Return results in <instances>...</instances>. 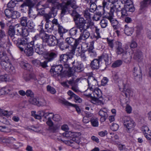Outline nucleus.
I'll return each mask as SVG.
<instances>
[{
	"instance_id": "nucleus-1",
	"label": "nucleus",
	"mask_w": 151,
	"mask_h": 151,
	"mask_svg": "<svg viewBox=\"0 0 151 151\" xmlns=\"http://www.w3.org/2000/svg\"><path fill=\"white\" fill-rule=\"evenodd\" d=\"M40 37L43 41L46 42L50 46H54L58 42V41L55 37L53 36L49 35L45 32L41 33Z\"/></svg>"
},
{
	"instance_id": "nucleus-2",
	"label": "nucleus",
	"mask_w": 151,
	"mask_h": 151,
	"mask_svg": "<svg viewBox=\"0 0 151 151\" xmlns=\"http://www.w3.org/2000/svg\"><path fill=\"white\" fill-rule=\"evenodd\" d=\"M7 46H2L1 44H0V59L2 61V62L8 61L9 60V58L7 56L6 54L4 52L5 49L7 50V51L11 55L10 51L9 49L11 47V44L9 41L7 42Z\"/></svg>"
},
{
	"instance_id": "nucleus-3",
	"label": "nucleus",
	"mask_w": 151,
	"mask_h": 151,
	"mask_svg": "<svg viewBox=\"0 0 151 151\" xmlns=\"http://www.w3.org/2000/svg\"><path fill=\"white\" fill-rule=\"evenodd\" d=\"M134 10V8L130 0L127 1L124 4V7L121 10V17H125L128 15V12H132Z\"/></svg>"
},
{
	"instance_id": "nucleus-4",
	"label": "nucleus",
	"mask_w": 151,
	"mask_h": 151,
	"mask_svg": "<svg viewBox=\"0 0 151 151\" xmlns=\"http://www.w3.org/2000/svg\"><path fill=\"white\" fill-rule=\"evenodd\" d=\"M122 120L124 125L127 128L128 132H130L133 130L135 126V123L130 117L123 116Z\"/></svg>"
},
{
	"instance_id": "nucleus-5",
	"label": "nucleus",
	"mask_w": 151,
	"mask_h": 151,
	"mask_svg": "<svg viewBox=\"0 0 151 151\" xmlns=\"http://www.w3.org/2000/svg\"><path fill=\"white\" fill-rule=\"evenodd\" d=\"M86 26V28L83 30L80 34V37L78 38L80 42H81L82 40H85L88 38L90 35L89 32L87 30V29L90 28L93 25V22L91 21L88 22Z\"/></svg>"
},
{
	"instance_id": "nucleus-6",
	"label": "nucleus",
	"mask_w": 151,
	"mask_h": 151,
	"mask_svg": "<svg viewBox=\"0 0 151 151\" xmlns=\"http://www.w3.org/2000/svg\"><path fill=\"white\" fill-rule=\"evenodd\" d=\"M50 2L53 4L52 9L60 8L62 10L61 12L62 14H65L66 11H68L69 12L70 11L68 8V6L66 4L64 6H62L61 4L55 1L54 0H50Z\"/></svg>"
},
{
	"instance_id": "nucleus-7",
	"label": "nucleus",
	"mask_w": 151,
	"mask_h": 151,
	"mask_svg": "<svg viewBox=\"0 0 151 151\" xmlns=\"http://www.w3.org/2000/svg\"><path fill=\"white\" fill-rule=\"evenodd\" d=\"M74 20L75 22L76 28L78 29L81 32H82L83 30L86 29L85 28V24H86L87 25V22L83 18H80L78 21L76 20V19L74 18Z\"/></svg>"
},
{
	"instance_id": "nucleus-8",
	"label": "nucleus",
	"mask_w": 151,
	"mask_h": 151,
	"mask_svg": "<svg viewBox=\"0 0 151 151\" xmlns=\"http://www.w3.org/2000/svg\"><path fill=\"white\" fill-rule=\"evenodd\" d=\"M29 102L32 104L37 105L38 106H41L45 105L46 104L45 101L43 99L39 100L37 97H32L29 99Z\"/></svg>"
},
{
	"instance_id": "nucleus-9",
	"label": "nucleus",
	"mask_w": 151,
	"mask_h": 151,
	"mask_svg": "<svg viewBox=\"0 0 151 151\" xmlns=\"http://www.w3.org/2000/svg\"><path fill=\"white\" fill-rule=\"evenodd\" d=\"M50 115V113H45L44 111H38L37 114H36V111H31V116H33L35 119H40L42 117H44L47 118V117Z\"/></svg>"
},
{
	"instance_id": "nucleus-10",
	"label": "nucleus",
	"mask_w": 151,
	"mask_h": 151,
	"mask_svg": "<svg viewBox=\"0 0 151 151\" xmlns=\"http://www.w3.org/2000/svg\"><path fill=\"white\" fill-rule=\"evenodd\" d=\"M99 58L100 60L104 62L106 66L108 65L111 63V57L110 54L104 52Z\"/></svg>"
},
{
	"instance_id": "nucleus-11",
	"label": "nucleus",
	"mask_w": 151,
	"mask_h": 151,
	"mask_svg": "<svg viewBox=\"0 0 151 151\" xmlns=\"http://www.w3.org/2000/svg\"><path fill=\"white\" fill-rule=\"evenodd\" d=\"M132 72L135 79L139 81L142 79V72L140 68H139L138 67H134Z\"/></svg>"
},
{
	"instance_id": "nucleus-12",
	"label": "nucleus",
	"mask_w": 151,
	"mask_h": 151,
	"mask_svg": "<svg viewBox=\"0 0 151 151\" xmlns=\"http://www.w3.org/2000/svg\"><path fill=\"white\" fill-rule=\"evenodd\" d=\"M79 80L77 79L75 80L73 78L67 81L69 84L70 85L72 86L71 89L75 92L78 93L79 92L78 88L77 83L79 81Z\"/></svg>"
},
{
	"instance_id": "nucleus-13",
	"label": "nucleus",
	"mask_w": 151,
	"mask_h": 151,
	"mask_svg": "<svg viewBox=\"0 0 151 151\" xmlns=\"http://www.w3.org/2000/svg\"><path fill=\"white\" fill-rule=\"evenodd\" d=\"M34 43L33 42H30L28 44L26 47L24 48V52L28 56H31L32 55L33 53Z\"/></svg>"
},
{
	"instance_id": "nucleus-14",
	"label": "nucleus",
	"mask_w": 151,
	"mask_h": 151,
	"mask_svg": "<svg viewBox=\"0 0 151 151\" xmlns=\"http://www.w3.org/2000/svg\"><path fill=\"white\" fill-rule=\"evenodd\" d=\"M19 41L17 46L22 51H24L25 46H27L29 43L28 39L26 38H20Z\"/></svg>"
},
{
	"instance_id": "nucleus-15",
	"label": "nucleus",
	"mask_w": 151,
	"mask_h": 151,
	"mask_svg": "<svg viewBox=\"0 0 151 151\" xmlns=\"http://www.w3.org/2000/svg\"><path fill=\"white\" fill-rule=\"evenodd\" d=\"M17 34L23 37H26L29 35L30 30L26 28H23L20 24L19 28L17 29Z\"/></svg>"
},
{
	"instance_id": "nucleus-16",
	"label": "nucleus",
	"mask_w": 151,
	"mask_h": 151,
	"mask_svg": "<svg viewBox=\"0 0 151 151\" xmlns=\"http://www.w3.org/2000/svg\"><path fill=\"white\" fill-rule=\"evenodd\" d=\"M33 47L35 52L37 54L41 55L43 53L44 48L40 42H39L38 43L35 44Z\"/></svg>"
},
{
	"instance_id": "nucleus-17",
	"label": "nucleus",
	"mask_w": 151,
	"mask_h": 151,
	"mask_svg": "<svg viewBox=\"0 0 151 151\" xmlns=\"http://www.w3.org/2000/svg\"><path fill=\"white\" fill-rule=\"evenodd\" d=\"M107 110L106 108L101 109L99 112V114L101 116L100 120L102 122L105 121L108 117L107 113Z\"/></svg>"
},
{
	"instance_id": "nucleus-18",
	"label": "nucleus",
	"mask_w": 151,
	"mask_h": 151,
	"mask_svg": "<svg viewBox=\"0 0 151 151\" xmlns=\"http://www.w3.org/2000/svg\"><path fill=\"white\" fill-rule=\"evenodd\" d=\"M57 54L56 52H50L47 53L45 55V60L48 62L52 61L55 58L57 57Z\"/></svg>"
},
{
	"instance_id": "nucleus-19",
	"label": "nucleus",
	"mask_w": 151,
	"mask_h": 151,
	"mask_svg": "<svg viewBox=\"0 0 151 151\" xmlns=\"http://www.w3.org/2000/svg\"><path fill=\"white\" fill-rule=\"evenodd\" d=\"M23 78L26 81H29L31 79H32L34 81H38L35 75L33 74L24 73L23 75Z\"/></svg>"
},
{
	"instance_id": "nucleus-20",
	"label": "nucleus",
	"mask_w": 151,
	"mask_h": 151,
	"mask_svg": "<svg viewBox=\"0 0 151 151\" xmlns=\"http://www.w3.org/2000/svg\"><path fill=\"white\" fill-rule=\"evenodd\" d=\"M143 54L141 51L137 50L134 53L133 58L138 62H141L143 59Z\"/></svg>"
},
{
	"instance_id": "nucleus-21",
	"label": "nucleus",
	"mask_w": 151,
	"mask_h": 151,
	"mask_svg": "<svg viewBox=\"0 0 151 151\" xmlns=\"http://www.w3.org/2000/svg\"><path fill=\"white\" fill-rule=\"evenodd\" d=\"M65 41L68 44L71 46L75 45V44H79L80 42L78 38L75 39L72 37H67L66 38Z\"/></svg>"
},
{
	"instance_id": "nucleus-22",
	"label": "nucleus",
	"mask_w": 151,
	"mask_h": 151,
	"mask_svg": "<svg viewBox=\"0 0 151 151\" xmlns=\"http://www.w3.org/2000/svg\"><path fill=\"white\" fill-rule=\"evenodd\" d=\"M132 58V55L129 52H126L123 54L122 60L126 63H129L131 60Z\"/></svg>"
},
{
	"instance_id": "nucleus-23",
	"label": "nucleus",
	"mask_w": 151,
	"mask_h": 151,
	"mask_svg": "<svg viewBox=\"0 0 151 151\" xmlns=\"http://www.w3.org/2000/svg\"><path fill=\"white\" fill-rule=\"evenodd\" d=\"M70 55L68 53L66 54H62L60 55L59 60L61 63H67L69 59L70 58Z\"/></svg>"
},
{
	"instance_id": "nucleus-24",
	"label": "nucleus",
	"mask_w": 151,
	"mask_h": 151,
	"mask_svg": "<svg viewBox=\"0 0 151 151\" xmlns=\"http://www.w3.org/2000/svg\"><path fill=\"white\" fill-rule=\"evenodd\" d=\"M20 24H17L13 26H10L9 27V30L8 31V34L9 36L13 35L15 34V31H16L17 32V29L19 28Z\"/></svg>"
},
{
	"instance_id": "nucleus-25",
	"label": "nucleus",
	"mask_w": 151,
	"mask_h": 151,
	"mask_svg": "<svg viewBox=\"0 0 151 151\" xmlns=\"http://www.w3.org/2000/svg\"><path fill=\"white\" fill-rule=\"evenodd\" d=\"M1 64L2 67L7 71L10 72L13 70V67H12V64L9 61L2 62Z\"/></svg>"
},
{
	"instance_id": "nucleus-26",
	"label": "nucleus",
	"mask_w": 151,
	"mask_h": 151,
	"mask_svg": "<svg viewBox=\"0 0 151 151\" xmlns=\"http://www.w3.org/2000/svg\"><path fill=\"white\" fill-rule=\"evenodd\" d=\"M88 51L89 56L91 57H95L96 56V52L94 49L93 46V42H91L90 44L89 48L88 49Z\"/></svg>"
},
{
	"instance_id": "nucleus-27",
	"label": "nucleus",
	"mask_w": 151,
	"mask_h": 151,
	"mask_svg": "<svg viewBox=\"0 0 151 151\" xmlns=\"http://www.w3.org/2000/svg\"><path fill=\"white\" fill-rule=\"evenodd\" d=\"M101 61L99 59H94L92 60L90 64V66L92 69H98L100 66V62Z\"/></svg>"
},
{
	"instance_id": "nucleus-28",
	"label": "nucleus",
	"mask_w": 151,
	"mask_h": 151,
	"mask_svg": "<svg viewBox=\"0 0 151 151\" xmlns=\"http://www.w3.org/2000/svg\"><path fill=\"white\" fill-rule=\"evenodd\" d=\"M113 17H106L107 19L109 20L111 23V25L115 29H117L118 28V22L116 20L114 19Z\"/></svg>"
},
{
	"instance_id": "nucleus-29",
	"label": "nucleus",
	"mask_w": 151,
	"mask_h": 151,
	"mask_svg": "<svg viewBox=\"0 0 151 151\" xmlns=\"http://www.w3.org/2000/svg\"><path fill=\"white\" fill-rule=\"evenodd\" d=\"M63 65H62V68H63V72H68V75L69 77H70L73 75L74 73L72 71H70V68L69 67V65L67 63H64Z\"/></svg>"
},
{
	"instance_id": "nucleus-30",
	"label": "nucleus",
	"mask_w": 151,
	"mask_h": 151,
	"mask_svg": "<svg viewBox=\"0 0 151 151\" xmlns=\"http://www.w3.org/2000/svg\"><path fill=\"white\" fill-rule=\"evenodd\" d=\"M72 63L73 65V69L75 72H81L83 70V66L82 64H78L76 66L74 65L75 63V61L72 62Z\"/></svg>"
},
{
	"instance_id": "nucleus-31",
	"label": "nucleus",
	"mask_w": 151,
	"mask_h": 151,
	"mask_svg": "<svg viewBox=\"0 0 151 151\" xmlns=\"http://www.w3.org/2000/svg\"><path fill=\"white\" fill-rule=\"evenodd\" d=\"M62 103L67 106H71L74 107L78 113H80V109L76 104H72L65 100L62 101Z\"/></svg>"
},
{
	"instance_id": "nucleus-32",
	"label": "nucleus",
	"mask_w": 151,
	"mask_h": 151,
	"mask_svg": "<svg viewBox=\"0 0 151 151\" xmlns=\"http://www.w3.org/2000/svg\"><path fill=\"white\" fill-rule=\"evenodd\" d=\"M88 85L95 86L97 84V81L96 80L93 76L89 77L88 78Z\"/></svg>"
},
{
	"instance_id": "nucleus-33",
	"label": "nucleus",
	"mask_w": 151,
	"mask_h": 151,
	"mask_svg": "<svg viewBox=\"0 0 151 151\" xmlns=\"http://www.w3.org/2000/svg\"><path fill=\"white\" fill-rule=\"evenodd\" d=\"M65 4L68 6H70L73 9H76L78 7L76 4V1L75 0H68Z\"/></svg>"
},
{
	"instance_id": "nucleus-34",
	"label": "nucleus",
	"mask_w": 151,
	"mask_h": 151,
	"mask_svg": "<svg viewBox=\"0 0 151 151\" xmlns=\"http://www.w3.org/2000/svg\"><path fill=\"white\" fill-rule=\"evenodd\" d=\"M53 9H52L51 12H49L48 14H45L44 15V17L46 21V22H49L50 21L49 19L51 17H55V15L53 12Z\"/></svg>"
},
{
	"instance_id": "nucleus-35",
	"label": "nucleus",
	"mask_w": 151,
	"mask_h": 151,
	"mask_svg": "<svg viewBox=\"0 0 151 151\" xmlns=\"http://www.w3.org/2000/svg\"><path fill=\"white\" fill-rule=\"evenodd\" d=\"M34 5V4L32 2L31 0H25L23 3L20 6V7L23 8L25 6H28L29 9L33 7Z\"/></svg>"
},
{
	"instance_id": "nucleus-36",
	"label": "nucleus",
	"mask_w": 151,
	"mask_h": 151,
	"mask_svg": "<svg viewBox=\"0 0 151 151\" xmlns=\"http://www.w3.org/2000/svg\"><path fill=\"white\" fill-rule=\"evenodd\" d=\"M90 11L88 9H86L83 13V15L84 17L86 20L88 19V21L87 23L90 21L91 22V17L92 14L90 13Z\"/></svg>"
},
{
	"instance_id": "nucleus-37",
	"label": "nucleus",
	"mask_w": 151,
	"mask_h": 151,
	"mask_svg": "<svg viewBox=\"0 0 151 151\" xmlns=\"http://www.w3.org/2000/svg\"><path fill=\"white\" fill-rule=\"evenodd\" d=\"M59 47L60 49L61 50H63L68 48L69 46L66 44L65 42L63 41H58V42L57 44Z\"/></svg>"
},
{
	"instance_id": "nucleus-38",
	"label": "nucleus",
	"mask_w": 151,
	"mask_h": 151,
	"mask_svg": "<svg viewBox=\"0 0 151 151\" xmlns=\"http://www.w3.org/2000/svg\"><path fill=\"white\" fill-rule=\"evenodd\" d=\"M124 32L127 35H130L133 32V28L132 27H129L127 25H125Z\"/></svg>"
},
{
	"instance_id": "nucleus-39",
	"label": "nucleus",
	"mask_w": 151,
	"mask_h": 151,
	"mask_svg": "<svg viewBox=\"0 0 151 151\" xmlns=\"http://www.w3.org/2000/svg\"><path fill=\"white\" fill-rule=\"evenodd\" d=\"M57 27L58 32L59 34L61 37H62L63 34L67 32L68 31V30L65 29L60 25H58Z\"/></svg>"
},
{
	"instance_id": "nucleus-40",
	"label": "nucleus",
	"mask_w": 151,
	"mask_h": 151,
	"mask_svg": "<svg viewBox=\"0 0 151 151\" xmlns=\"http://www.w3.org/2000/svg\"><path fill=\"white\" fill-rule=\"evenodd\" d=\"M70 133L71 134V136H73V137L76 138V137H78L80 136L81 134V133L78 132H69L68 133L67 132L65 133H63V135L64 136H65L66 137H69L70 136V135H69Z\"/></svg>"
},
{
	"instance_id": "nucleus-41",
	"label": "nucleus",
	"mask_w": 151,
	"mask_h": 151,
	"mask_svg": "<svg viewBox=\"0 0 151 151\" xmlns=\"http://www.w3.org/2000/svg\"><path fill=\"white\" fill-rule=\"evenodd\" d=\"M28 14L30 17L34 19H35L37 15L39 14L37 10L33 11L31 9H29Z\"/></svg>"
},
{
	"instance_id": "nucleus-42",
	"label": "nucleus",
	"mask_w": 151,
	"mask_h": 151,
	"mask_svg": "<svg viewBox=\"0 0 151 151\" xmlns=\"http://www.w3.org/2000/svg\"><path fill=\"white\" fill-rule=\"evenodd\" d=\"M150 4H151V0H143L140 3V9L142 10Z\"/></svg>"
},
{
	"instance_id": "nucleus-43",
	"label": "nucleus",
	"mask_w": 151,
	"mask_h": 151,
	"mask_svg": "<svg viewBox=\"0 0 151 151\" xmlns=\"http://www.w3.org/2000/svg\"><path fill=\"white\" fill-rule=\"evenodd\" d=\"M119 10L118 9V8H116V6L115 5H113L112 7L110 9V13L109 16H106V17H114V13L115 12H119Z\"/></svg>"
},
{
	"instance_id": "nucleus-44",
	"label": "nucleus",
	"mask_w": 151,
	"mask_h": 151,
	"mask_svg": "<svg viewBox=\"0 0 151 151\" xmlns=\"http://www.w3.org/2000/svg\"><path fill=\"white\" fill-rule=\"evenodd\" d=\"M41 33H40L39 34H37L33 38V40L31 42H33L34 45L35 44L38 43L39 42L41 43V39L42 38L40 37V34Z\"/></svg>"
},
{
	"instance_id": "nucleus-45",
	"label": "nucleus",
	"mask_w": 151,
	"mask_h": 151,
	"mask_svg": "<svg viewBox=\"0 0 151 151\" xmlns=\"http://www.w3.org/2000/svg\"><path fill=\"white\" fill-rule=\"evenodd\" d=\"M27 26L28 29L32 32H35V29L34 28V25L33 22L31 20H29L27 24Z\"/></svg>"
},
{
	"instance_id": "nucleus-46",
	"label": "nucleus",
	"mask_w": 151,
	"mask_h": 151,
	"mask_svg": "<svg viewBox=\"0 0 151 151\" xmlns=\"http://www.w3.org/2000/svg\"><path fill=\"white\" fill-rule=\"evenodd\" d=\"M54 68V70H55L57 72H58L60 75L62 72H63L62 65H59L52 67Z\"/></svg>"
},
{
	"instance_id": "nucleus-47",
	"label": "nucleus",
	"mask_w": 151,
	"mask_h": 151,
	"mask_svg": "<svg viewBox=\"0 0 151 151\" xmlns=\"http://www.w3.org/2000/svg\"><path fill=\"white\" fill-rule=\"evenodd\" d=\"M91 102L94 104L96 105H103L104 103L101 100L98 99H96L93 97L91 98Z\"/></svg>"
},
{
	"instance_id": "nucleus-48",
	"label": "nucleus",
	"mask_w": 151,
	"mask_h": 151,
	"mask_svg": "<svg viewBox=\"0 0 151 151\" xmlns=\"http://www.w3.org/2000/svg\"><path fill=\"white\" fill-rule=\"evenodd\" d=\"M20 65L22 68L27 70H29L31 67V66L29 64L24 61H21Z\"/></svg>"
},
{
	"instance_id": "nucleus-49",
	"label": "nucleus",
	"mask_w": 151,
	"mask_h": 151,
	"mask_svg": "<svg viewBox=\"0 0 151 151\" xmlns=\"http://www.w3.org/2000/svg\"><path fill=\"white\" fill-rule=\"evenodd\" d=\"M9 36L11 37L12 41L17 46L18 41L20 39L19 37L17 35L14 34Z\"/></svg>"
},
{
	"instance_id": "nucleus-50",
	"label": "nucleus",
	"mask_w": 151,
	"mask_h": 151,
	"mask_svg": "<svg viewBox=\"0 0 151 151\" xmlns=\"http://www.w3.org/2000/svg\"><path fill=\"white\" fill-rule=\"evenodd\" d=\"M21 25L22 27H26L27 23V18L26 17H23L20 18Z\"/></svg>"
},
{
	"instance_id": "nucleus-51",
	"label": "nucleus",
	"mask_w": 151,
	"mask_h": 151,
	"mask_svg": "<svg viewBox=\"0 0 151 151\" xmlns=\"http://www.w3.org/2000/svg\"><path fill=\"white\" fill-rule=\"evenodd\" d=\"M50 72L51 76L55 78L60 75L58 72L54 70L52 67L50 70Z\"/></svg>"
},
{
	"instance_id": "nucleus-52",
	"label": "nucleus",
	"mask_w": 151,
	"mask_h": 151,
	"mask_svg": "<svg viewBox=\"0 0 151 151\" xmlns=\"http://www.w3.org/2000/svg\"><path fill=\"white\" fill-rule=\"evenodd\" d=\"M92 114L91 113L87 114L83 118V122L84 123H88L91 120Z\"/></svg>"
},
{
	"instance_id": "nucleus-53",
	"label": "nucleus",
	"mask_w": 151,
	"mask_h": 151,
	"mask_svg": "<svg viewBox=\"0 0 151 151\" xmlns=\"http://www.w3.org/2000/svg\"><path fill=\"white\" fill-rule=\"evenodd\" d=\"M20 16V13L17 11H12L11 17L12 19H16L19 18Z\"/></svg>"
},
{
	"instance_id": "nucleus-54",
	"label": "nucleus",
	"mask_w": 151,
	"mask_h": 151,
	"mask_svg": "<svg viewBox=\"0 0 151 151\" xmlns=\"http://www.w3.org/2000/svg\"><path fill=\"white\" fill-rule=\"evenodd\" d=\"M90 121L92 126L93 127H98L99 122L97 118H92Z\"/></svg>"
},
{
	"instance_id": "nucleus-55",
	"label": "nucleus",
	"mask_w": 151,
	"mask_h": 151,
	"mask_svg": "<svg viewBox=\"0 0 151 151\" xmlns=\"http://www.w3.org/2000/svg\"><path fill=\"white\" fill-rule=\"evenodd\" d=\"M78 45L76 43L75 45L71 46V49L70 50V52H67L69 55H70V56H73L75 54L76 48Z\"/></svg>"
},
{
	"instance_id": "nucleus-56",
	"label": "nucleus",
	"mask_w": 151,
	"mask_h": 151,
	"mask_svg": "<svg viewBox=\"0 0 151 151\" xmlns=\"http://www.w3.org/2000/svg\"><path fill=\"white\" fill-rule=\"evenodd\" d=\"M69 94L70 95H72L74 96L75 100V101L77 103H81L82 101V99L78 96L74 94L73 92H70Z\"/></svg>"
},
{
	"instance_id": "nucleus-57",
	"label": "nucleus",
	"mask_w": 151,
	"mask_h": 151,
	"mask_svg": "<svg viewBox=\"0 0 151 151\" xmlns=\"http://www.w3.org/2000/svg\"><path fill=\"white\" fill-rule=\"evenodd\" d=\"M102 14L100 12H96V14L93 17L94 20L97 21L100 19V17L102 16Z\"/></svg>"
},
{
	"instance_id": "nucleus-58",
	"label": "nucleus",
	"mask_w": 151,
	"mask_h": 151,
	"mask_svg": "<svg viewBox=\"0 0 151 151\" xmlns=\"http://www.w3.org/2000/svg\"><path fill=\"white\" fill-rule=\"evenodd\" d=\"M122 64V60H119L115 61L112 64V67L116 68L120 66Z\"/></svg>"
},
{
	"instance_id": "nucleus-59",
	"label": "nucleus",
	"mask_w": 151,
	"mask_h": 151,
	"mask_svg": "<svg viewBox=\"0 0 151 151\" xmlns=\"http://www.w3.org/2000/svg\"><path fill=\"white\" fill-rule=\"evenodd\" d=\"M75 9H74L72 10V12L71 15L74 17V19H75L76 20L78 19H79L80 18H82V17H81V15L79 14Z\"/></svg>"
},
{
	"instance_id": "nucleus-60",
	"label": "nucleus",
	"mask_w": 151,
	"mask_h": 151,
	"mask_svg": "<svg viewBox=\"0 0 151 151\" xmlns=\"http://www.w3.org/2000/svg\"><path fill=\"white\" fill-rule=\"evenodd\" d=\"M106 18L104 19L101 20L100 24L102 28L106 27L108 25V20Z\"/></svg>"
},
{
	"instance_id": "nucleus-61",
	"label": "nucleus",
	"mask_w": 151,
	"mask_h": 151,
	"mask_svg": "<svg viewBox=\"0 0 151 151\" xmlns=\"http://www.w3.org/2000/svg\"><path fill=\"white\" fill-rule=\"evenodd\" d=\"M15 140V139L12 137H5V140L4 141L5 143L9 144L13 143Z\"/></svg>"
},
{
	"instance_id": "nucleus-62",
	"label": "nucleus",
	"mask_w": 151,
	"mask_h": 151,
	"mask_svg": "<svg viewBox=\"0 0 151 151\" xmlns=\"http://www.w3.org/2000/svg\"><path fill=\"white\" fill-rule=\"evenodd\" d=\"M50 115H51V117H49L48 118V120L47 122L46 123L47 125L49 126V128L51 127L53 125V123L51 120V119H52V118L53 116V114L52 113H50Z\"/></svg>"
},
{
	"instance_id": "nucleus-63",
	"label": "nucleus",
	"mask_w": 151,
	"mask_h": 151,
	"mask_svg": "<svg viewBox=\"0 0 151 151\" xmlns=\"http://www.w3.org/2000/svg\"><path fill=\"white\" fill-rule=\"evenodd\" d=\"M47 90L48 92L52 94H54L56 92L55 89L50 85H47Z\"/></svg>"
},
{
	"instance_id": "nucleus-64",
	"label": "nucleus",
	"mask_w": 151,
	"mask_h": 151,
	"mask_svg": "<svg viewBox=\"0 0 151 151\" xmlns=\"http://www.w3.org/2000/svg\"><path fill=\"white\" fill-rule=\"evenodd\" d=\"M17 2L15 0H12L7 4V7L9 8H13L15 7Z\"/></svg>"
}]
</instances>
